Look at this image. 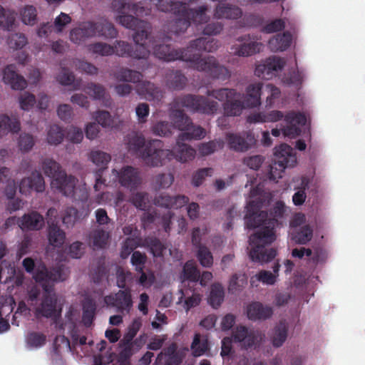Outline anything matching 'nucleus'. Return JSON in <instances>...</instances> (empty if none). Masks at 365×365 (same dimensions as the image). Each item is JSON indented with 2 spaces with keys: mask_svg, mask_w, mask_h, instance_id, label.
Returning <instances> with one entry per match:
<instances>
[{
  "mask_svg": "<svg viewBox=\"0 0 365 365\" xmlns=\"http://www.w3.org/2000/svg\"><path fill=\"white\" fill-rule=\"evenodd\" d=\"M153 53L159 59L165 61L180 60L185 62L196 61L198 56L191 54L189 49H172L168 44H157L153 46Z\"/></svg>",
  "mask_w": 365,
  "mask_h": 365,
  "instance_id": "9b49d317",
  "label": "nucleus"
},
{
  "mask_svg": "<svg viewBox=\"0 0 365 365\" xmlns=\"http://www.w3.org/2000/svg\"><path fill=\"white\" fill-rule=\"evenodd\" d=\"M190 26L188 19L185 16H178L170 26V31L175 35L185 33Z\"/></svg>",
  "mask_w": 365,
  "mask_h": 365,
  "instance_id": "8fccbe9b",
  "label": "nucleus"
},
{
  "mask_svg": "<svg viewBox=\"0 0 365 365\" xmlns=\"http://www.w3.org/2000/svg\"><path fill=\"white\" fill-rule=\"evenodd\" d=\"M77 182L78 180L74 176L67 175L64 173L60 177L51 180V186L57 189L63 195L71 197L74 201L86 202L88 197L86 191L80 189L81 195H77Z\"/></svg>",
  "mask_w": 365,
  "mask_h": 365,
  "instance_id": "9d476101",
  "label": "nucleus"
},
{
  "mask_svg": "<svg viewBox=\"0 0 365 365\" xmlns=\"http://www.w3.org/2000/svg\"><path fill=\"white\" fill-rule=\"evenodd\" d=\"M292 36L289 32L279 34L269 40L268 45L273 52L284 51L291 45Z\"/></svg>",
  "mask_w": 365,
  "mask_h": 365,
  "instance_id": "2f4dec72",
  "label": "nucleus"
},
{
  "mask_svg": "<svg viewBox=\"0 0 365 365\" xmlns=\"http://www.w3.org/2000/svg\"><path fill=\"white\" fill-rule=\"evenodd\" d=\"M63 137L64 133L60 126L56 124L50 126L47 134V141L49 144L58 145L62 142Z\"/></svg>",
  "mask_w": 365,
  "mask_h": 365,
  "instance_id": "09e8293b",
  "label": "nucleus"
},
{
  "mask_svg": "<svg viewBox=\"0 0 365 365\" xmlns=\"http://www.w3.org/2000/svg\"><path fill=\"white\" fill-rule=\"evenodd\" d=\"M220 43L218 40L207 37H200L191 41L186 49L190 53L198 56L196 61H188L191 67L198 71L205 72L210 78L220 81L228 80L231 76L230 70L221 65L217 58L212 56L202 58L201 54L195 51H205L212 53L216 51Z\"/></svg>",
  "mask_w": 365,
  "mask_h": 365,
  "instance_id": "7ed1b4c3",
  "label": "nucleus"
},
{
  "mask_svg": "<svg viewBox=\"0 0 365 365\" xmlns=\"http://www.w3.org/2000/svg\"><path fill=\"white\" fill-rule=\"evenodd\" d=\"M46 341V336L41 332L31 331L26 336V342L31 348L43 346Z\"/></svg>",
  "mask_w": 365,
  "mask_h": 365,
  "instance_id": "49530a36",
  "label": "nucleus"
},
{
  "mask_svg": "<svg viewBox=\"0 0 365 365\" xmlns=\"http://www.w3.org/2000/svg\"><path fill=\"white\" fill-rule=\"evenodd\" d=\"M264 200L256 198L247 205V214L245 217L246 227L249 229L260 228L250 237L252 248L250 257L253 262L261 264L269 262L277 255V251L267 247L276 240V228L282 225L279 219L283 217L286 207L282 201L275 203L270 210L269 215L266 211L262 210Z\"/></svg>",
  "mask_w": 365,
  "mask_h": 365,
  "instance_id": "f257e3e1",
  "label": "nucleus"
},
{
  "mask_svg": "<svg viewBox=\"0 0 365 365\" xmlns=\"http://www.w3.org/2000/svg\"><path fill=\"white\" fill-rule=\"evenodd\" d=\"M288 327L285 321H280L275 327L272 337V344L275 347L281 346L287 337Z\"/></svg>",
  "mask_w": 365,
  "mask_h": 365,
  "instance_id": "ea45409f",
  "label": "nucleus"
},
{
  "mask_svg": "<svg viewBox=\"0 0 365 365\" xmlns=\"http://www.w3.org/2000/svg\"><path fill=\"white\" fill-rule=\"evenodd\" d=\"M313 237V230L309 225L301 227L292 237L293 240L299 245L307 244Z\"/></svg>",
  "mask_w": 365,
  "mask_h": 365,
  "instance_id": "79ce46f5",
  "label": "nucleus"
},
{
  "mask_svg": "<svg viewBox=\"0 0 365 365\" xmlns=\"http://www.w3.org/2000/svg\"><path fill=\"white\" fill-rule=\"evenodd\" d=\"M93 99L99 100L105 107H110L112 105V99L110 94L107 92L106 88L97 83H88L83 89Z\"/></svg>",
  "mask_w": 365,
  "mask_h": 365,
  "instance_id": "412c9836",
  "label": "nucleus"
},
{
  "mask_svg": "<svg viewBox=\"0 0 365 365\" xmlns=\"http://www.w3.org/2000/svg\"><path fill=\"white\" fill-rule=\"evenodd\" d=\"M113 6L120 14L116 19L117 21L124 27L135 31L133 38L136 44L133 47L126 41H116L113 46L115 50L114 53L121 57H130L135 59L147 58L150 55V50L145 46V41L148 38L150 23L125 13L132 12L137 16L143 17L150 15L151 9L133 0H114Z\"/></svg>",
  "mask_w": 365,
  "mask_h": 365,
  "instance_id": "f03ea898",
  "label": "nucleus"
},
{
  "mask_svg": "<svg viewBox=\"0 0 365 365\" xmlns=\"http://www.w3.org/2000/svg\"><path fill=\"white\" fill-rule=\"evenodd\" d=\"M226 141L228 148L238 153L247 151L256 143L255 135L251 131L240 133H227Z\"/></svg>",
  "mask_w": 365,
  "mask_h": 365,
  "instance_id": "2eb2a0df",
  "label": "nucleus"
},
{
  "mask_svg": "<svg viewBox=\"0 0 365 365\" xmlns=\"http://www.w3.org/2000/svg\"><path fill=\"white\" fill-rule=\"evenodd\" d=\"M109 237V232L103 229L93 230L91 235L93 247L97 249L104 248L108 244Z\"/></svg>",
  "mask_w": 365,
  "mask_h": 365,
  "instance_id": "a19ab883",
  "label": "nucleus"
},
{
  "mask_svg": "<svg viewBox=\"0 0 365 365\" xmlns=\"http://www.w3.org/2000/svg\"><path fill=\"white\" fill-rule=\"evenodd\" d=\"M48 237L49 243L52 246L60 247L65 242L66 233L56 223L51 222L48 226Z\"/></svg>",
  "mask_w": 365,
  "mask_h": 365,
  "instance_id": "c9c22d12",
  "label": "nucleus"
},
{
  "mask_svg": "<svg viewBox=\"0 0 365 365\" xmlns=\"http://www.w3.org/2000/svg\"><path fill=\"white\" fill-rule=\"evenodd\" d=\"M93 118L103 128H111L113 125V120L110 113L106 110H98L94 113Z\"/></svg>",
  "mask_w": 365,
  "mask_h": 365,
  "instance_id": "e2e57ef3",
  "label": "nucleus"
},
{
  "mask_svg": "<svg viewBox=\"0 0 365 365\" xmlns=\"http://www.w3.org/2000/svg\"><path fill=\"white\" fill-rule=\"evenodd\" d=\"M35 144V140L32 135L22 133L19 135L18 145L21 152L27 153L30 151Z\"/></svg>",
  "mask_w": 365,
  "mask_h": 365,
  "instance_id": "680f3d73",
  "label": "nucleus"
},
{
  "mask_svg": "<svg viewBox=\"0 0 365 365\" xmlns=\"http://www.w3.org/2000/svg\"><path fill=\"white\" fill-rule=\"evenodd\" d=\"M158 10L163 12H171L177 16L187 17L189 21L198 25L207 23L210 16L207 15L208 6L202 5L195 9H190L187 4L182 1H165L157 4Z\"/></svg>",
  "mask_w": 365,
  "mask_h": 365,
  "instance_id": "0eeeda50",
  "label": "nucleus"
},
{
  "mask_svg": "<svg viewBox=\"0 0 365 365\" xmlns=\"http://www.w3.org/2000/svg\"><path fill=\"white\" fill-rule=\"evenodd\" d=\"M173 126L168 121H158L151 127L152 133L160 137H167L171 135Z\"/></svg>",
  "mask_w": 365,
  "mask_h": 365,
  "instance_id": "603ef678",
  "label": "nucleus"
},
{
  "mask_svg": "<svg viewBox=\"0 0 365 365\" xmlns=\"http://www.w3.org/2000/svg\"><path fill=\"white\" fill-rule=\"evenodd\" d=\"M237 91L233 88H222L219 89H212L207 91V95L212 96L220 101L227 102L230 98L236 95Z\"/></svg>",
  "mask_w": 365,
  "mask_h": 365,
  "instance_id": "de8ad7c7",
  "label": "nucleus"
},
{
  "mask_svg": "<svg viewBox=\"0 0 365 365\" xmlns=\"http://www.w3.org/2000/svg\"><path fill=\"white\" fill-rule=\"evenodd\" d=\"M263 84L255 83L249 85L246 88V94L243 95V102L247 108H255L261 104L260 96Z\"/></svg>",
  "mask_w": 365,
  "mask_h": 365,
  "instance_id": "cd10ccee",
  "label": "nucleus"
},
{
  "mask_svg": "<svg viewBox=\"0 0 365 365\" xmlns=\"http://www.w3.org/2000/svg\"><path fill=\"white\" fill-rule=\"evenodd\" d=\"M189 201V198L183 195L170 196L166 193H162L155 199V204L165 208L178 209L183 207Z\"/></svg>",
  "mask_w": 365,
  "mask_h": 365,
  "instance_id": "5701e85b",
  "label": "nucleus"
},
{
  "mask_svg": "<svg viewBox=\"0 0 365 365\" xmlns=\"http://www.w3.org/2000/svg\"><path fill=\"white\" fill-rule=\"evenodd\" d=\"M239 43L233 44L230 49L233 55L249 57L260 52L262 43L255 41L250 34L240 36L236 38Z\"/></svg>",
  "mask_w": 365,
  "mask_h": 365,
  "instance_id": "ddd939ff",
  "label": "nucleus"
},
{
  "mask_svg": "<svg viewBox=\"0 0 365 365\" xmlns=\"http://www.w3.org/2000/svg\"><path fill=\"white\" fill-rule=\"evenodd\" d=\"M44 189V179L38 171L32 172L31 176L23 178L19 183V192L26 195L33 190L41 192Z\"/></svg>",
  "mask_w": 365,
  "mask_h": 365,
  "instance_id": "a211bd4d",
  "label": "nucleus"
},
{
  "mask_svg": "<svg viewBox=\"0 0 365 365\" xmlns=\"http://www.w3.org/2000/svg\"><path fill=\"white\" fill-rule=\"evenodd\" d=\"M145 241L155 257H161L163 255V252L166 250V247L159 239L156 237H148L145 239Z\"/></svg>",
  "mask_w": 365,
  "mask_h": 365,
  "instance_id": "3c124183",
  "label": "nucleus"
},
{
  "mask_svg": "<svg viewBox=\"0 0 365 365\" xmlns=\"http://www.w3.org/2000/svg\"><path fill=\"white\" fill-rule=\"evenodd\" d=\"M133 279V274L130 271H125L124 269L119 267L116 272V284L119 288L125 289L130 288L129 286Z\"/></svg>",
  "mask_w": 365,
  "mask_h": 365,
  "instance_id": "a18cd8bd",
  "label": "nucleus"
},
{
  "mask_svg": "<svg viewBox=\"0 0 365 365\" xmlns=\"http://www.w3.org/2000/svg\"><path fill=\"white\" fill-rule=\"evenodd\" d=\"M263 24V18L257 14H250L245 15L238 24L240 27H258Z\"/></svg>",
  "mask_w": 365,
  "mask_h": 365,
  "instance_id": "13d9d810",
  "label": "nucleus"
},
{
  "mask_svg": "<svg viewBox=\"0 0 365 365\" xmlns=\"http://www.w3.org/2000/svg\"><path fill=\"white\" fill-rule=\"evenodd\" d=\"M274 160L269 166L267 177L269 180L277 182L282 177V174L287 168L294 167L297 163V157L293 148L282 143L274 148Z\"/></svg>",
  "mask_w": 365,
  "mask_h": 365,
  "instance_id": "6e6552de",
  "label": "nucleus"
},
{
  "mask_svg": "<svg viewBox=\"0 0 365 365\" xmlns=\"http://www.w3.org/2000/svg\"><path fill=\"white\" fill-rule=\"evenodd\" d=\"M112 173L118 178L120 185L130 191L136 190L142 183L140 171L133 166H124L119 171L113 169Z\"/></svg>",
  "mask_w": 365,
  "mask_h": 365,
  "instance_id": "4468645a",
  "label": "nucleus"
},
{
  "mask_svg": "<svg viewBox=\"0 0 365 365\" xmlns=\"http://www.w3.org/2000/svg\"><path fill=\"white\" fill-rule=\"evenodd\" d=\"M90 159L96 166L99 167V169L96 172V183L93 186L96 191H99L102 185L105 184V180L102 178L103 172L107 168V165L111 160V156L101 150H93L90 153Z\"/></svg>",
  "mask_w": 365,
  "mask_h": 365,
  "instance_id": "f3484780",
  "label": "nucleus"
},
{
  "mask_svg": "<svg viewBox=\"0 0 365 365\" xmlns=\"http://www.w3.org/2000/svg\"><path fill=\"white\" fill-rule=\"evenodd\" d=\"M126 144L129 152L138 156L150 167L163 166L165 160L173 155L170 150L163 148V143L160 140L145 141L143 135L135 134L128 136Z\"/></svg>",
  "mask_w": 365,
  "mask_h": 365,
  "instance_id": "39448f33",
  "label": "nucleus"
},
{
  "mask_svg": "<svg viewBox=\"0 0 365 365\" xmlns=\"http://www.w3.org/2000/svg\"><path fill=\"white\" fill-rule=\"evenodd\" d=\"M170 119L173 123L172 126L180 130H185L192 124L191 118L182 110L174 107V105L170 110Z\"/></svg>",
  "mask_w": 365,
  "mask_h": 365,
  "instance_id": "c756f323",
  "label": "nucleus"
},
{
  "mask_svg": "<svg viewBox=\"0 0 365 365\" xmlns=\"http://www.w3.org/2000/svg\"><path fill=\"white\" fill-rule=\"evenodd\" d=\"M3 81L14 90H23L27 86L26 80L16 73V68L14 64L8 65L4 69Z\"/></svg>",
  "mask_w": 365,
  "mask_h": 365,
  "instance_id": "6ab92c4d",
  "label": "nucleus"
},
{
  "mask_svg": "<svg viewBox=\"0 0 365 365\" xmlns=\"http://www.w3.org/2000/svg\"><path fill=\"white\" fill-rule=\"evenodd\" d=\"M284 120L288 124H294L297 126H303L307 123V118L304 114L300 112L290 111L287 113L284 116Z\"/></svg>",
  "mask_w": 365,
  "mask_h": 365,
  "instance_id": "338daca9",
  "label": "nucleus"
},
{
  "mask_svg": "<svg viewBox=\"0 0 365 365\" xmlns=\"http://www.w3.org/2000/svg\"><path fill=\"white\" fill-rule=\"evenodd\" d=\"M147 260V256L145 253L140 251H134L132 253L130 262L135 267L136 272H142L144 270L145 264Z\"/></svg>",
  "mask_w": 365,
  "mask_h": 365,
  "instance_id": "69168bd1",
  "label": "nucleus"
},
{
  "mask_svg": "<svg viewBox=\"0 0 365 365\" xmlns=\"http://www.w3.org/2000/svg\"><path fill=\"white\" fill-rule=\"evenodd\" d=\"M89 50L93 53L101 56H110L114 53L115 50L113 46L106 43L97 42L89 46Z\"/></svg>",
  "mask_w": 365,
  "mask_h": 365,
  "instance_id": "5fc2aeb1",
  "label": "nucleus"
},
{
  "mask_svg": "<svg viewBox=\"0 0 365 365\" xmlns=\"http://www.w3.org/2000/svg\"><path fill=\"white\" fill-rule=\"evenodd\" d=\"M185 132L180 133L179 137V142L187 141L192 139H201L204 138L205 131L203 128L199 125H195L192 123L188 128L185 130Z\"/></svg>",
  "mask_w": 365,
  "mask_h": 365,
  "instance_id": "58836bf2",
  "label": "nucleus"
},
{
  "mask_svg": "<svg viewBox=\"0 0 365 365\" xmlns=\"http://www.w3.org/2000/svg\"><path fill=\"white\" fill-rule=\"evenodd\" d=\"M21 20L25 24L34 25L36 22L37 12L34 6L27 5L21 11Z\"/></svg>",
  "mask_w": 365,
  "mask_h": 365,
  "instance_id": "052dcab7",
  "label": "nucleus"
},
{
  "mask_svg": "<svg viewBox=\"0 0 365 365\" xmlns=\"http://www.w3.org/2000/svg\"><path fill=\"white\" fill-rule=\"evenodd\" d=\"M21 129L20 122L16 118H10L7 115H0V136L9 133H18Z\"/></svg>",
  "mask_w": 365,
  "mask_h": 365,
  "instance_id": "72a5a7b5",
  "label": "nucleus"
},
{
  "mask_svg": "<svg viewBox=\"0 0 365 365\" xmlns=\"http://www.w3.org/2000/svg\"><path fill=\"white\" fill-rule=\"evenodd\" d=\"M243 95L237 91L236 95L223 103L224 113L227 116H239L247 108L243 101Z\"/></svg>",
  "mask_w": 365,
  "mask_h": 365,
  "instance_id": "bb28decb",
  "label": "nucleus"
},
{
  "mask_svg": "<svg viewBox=\"0 0 365 365\" xmlns=\"http://www.w3.org/2000/svg\"><path fill=\"white\" fill-rule=\"evenodd\" d=\"M96 304L95 301L89 297L85 298L83 302L82 321L87 327H90L95 318Z\"/></svg>",
  "mask_w": 365,
  "mask_h": 365,
  "instance_id": "e433bc0d",
  "label": "nucleus"
},
{
  "mask_svg": "<svg viewBox=\"0 0 365 365\" xmlns=\"http://www.w3.org/2000/svg\"><path fill=\"white\" fill-rule=\"evenodd\" d=\"M284 113L279 110H272L269 113L259 112L251 114L247 118L250 123L277 122L284 118Z\"/></svg>",
  "mask_w": 365,
  "mask_h": 365,
  "instance_id": "473e14b6",
  "label": "nucleus"
},
{
  "mask_svg": "<svg viewBox=\"0 0 365 365\" xmlns=\"http://www.w3.org/2000/svg\"><path fill=\"white\" fill-rule=\"evenodd\" d=\"M273 314L272 307L261 302H254L247 307V318L252 321L266 320Z\"/></svg>",
  "mask_w": 365,
  "mask_h": 365,
  "instance_id": "4be33fe9",
  "label": "nucleus"
},
{
  "mask_svg": "<svg viewBox=\"0 0 365 365\" xmlns=\"http://www.w3.org/2000/svg\"><path fill=\"white\" fill-rule=\"evenodd\" d=\"M284 58L278 56H271L265 59L261 63L257 65L255 74L262 78L270 79L281 71L285 66Z\"/></svg>",
  "mask_w": 365,
  "mask_h": 365,
  "instance_id": "dca6fc26",
  "label": "nucleus"
},
{
  "mask_svg": "<svg viewBox=\"0 0 365 365\" xmlns=\"http://www.w3.org/2000/svg\"><path fill=\"white\" fill-rule=\"evenodd\" d=\"M79 212L73 207H68L62 215L63 223L68 227H72L74 223L81 217Z\"/></svg>",
  "mask_w": 365,
  "mask_h": 365,
  "instance_id": "bf43d9fd",
  "label": "nucleus"
},
{
  "mask_svg": "<svg viewBox=\"0 0 365 365\" xmlns=\"http://www.w3.org/2000/svg\"><path fill=\"white\" fill-rule=\"evenodd\" d=\"M185 141L179 142V137L177 140V145L174 148L173 150H170L173 153V156L170 158H166L165 160V164L167 161L170 160L173 158H175L177 160L185 163L192 160L195 156V150L191 146L184 143Z\"/></svg>",
  "mask_w": 365,
  "mask_h": 365,
  "instance_id": "393cba45",
  "label": "nucleus"
},
{
  "mask_svg": "<svg viewBox=\"0 0 365 365\" xmlns=\"http://www.w3.org/2000/svg\"><path fill=\"white\" fill-rule=\"evenodd\" d=\"M174 107H183L193 112L212 115L217 113L219 104L202 96L185 94L175 98L173 101Z\"/></svg>",
  "mask_w": 365,
  "mask_h": 365,
  "instance_id": "1a4fd4ad",
  "label": "nucleus"
},
{
  "mask_svg": "<svg viewBox=\"0 0 365 365\" xmlns=\"http://www.w3.org/2000/svg\"><path fill=\"white\" fill-rule=\"evenodd\" d=\"M56 78L59 83L63 86L72 85L75 81L73 72L66 67H61Z\"/></svg>",
  "mask_w": 365,
  "mask_h": 365,
  "instance_id": "774afa93",
  "label": "nucleus"
},
{
  "mask_svg": "<svg viewBox=\"0 0 365 365\" xmlns=\"http://www.w3.org/2000/svg\"><path fill=\"white\" fill-rule=\"evenodd\" d=\"M242 16V11L240 7L228 4L217 5L214 12V16L217 19H237Z\"/></svg>",
  "mask_w": 365,
  "mask_h": 365,
  "instance_id": "c85d7f7f",
  "label": "nucleus"
},
{
  "mask_svg": "<svg viewBox=\"0 0 365 365\" xmlns=\"http://www.w3.org/2000/svg\"><path fill=\"white\" fill-rule=\"evenodd\" d=\"M208 349V342L206 339H201L200 334H195L191 344V350L194 356L203 355Z\"/></svg>",
  "mask_w": 365,
  "mask_h": 365,
  "instance_id": "c03bdc74",
  "label": "nucleus"
},
{
  "mask_svg": "<svg viewBox=\"0 0 365 365\" xmlns=\"http://www.w3.org/2000/svg\"><path fill=\"white\" fill-rule=\"evenodd\" d=\"M187 83V77L180 71H172L167 76L166 86L171 90L181 91L185 87Z\"/></svg>",
  "mask_w": 365,
  "mask_h": 365,
  "instance_id": "f704fd0d",
  "label": "nucleus"
},
{
  "mask_svg": "<svg viewBox=\"0 0 365 365\" xmlns=\"http://www.w3.org/2000/svg\"><path fill=\"white\" fill-rule=\"evenodd\" d=\"M104 302L107 307L115 308L118 312L129 314L133 304L130 288L106 296Z\"/></svg>",
  "mask_w": 365,
  "mask_h": 365,
  "instance_id": "f8f14e48",
  "label": "nucleus"
},
{
  "mask_svg": "<svg viewBox=\"0 0 365 365\" xmlns=\"http://www.w3.org/2000/svg\"><path fill=\"white\" fill-rule=\"evenodd\" d=\"M42 169L46 175L51 178L52 180L62 175L65 172L61 169V167L56 161L46 158L42 163Z\"/></svg>",
  "mask_w": 365,
  "mask_h": 365,
  "instance_id": "4c0bfd02",
  "label": "nucleus"
},
{
  "mask_svg": "<svg viewBox=\"0 0 365 365\" xmlns=\"http://www.w3.org/2000/svg\"><path fill=\"white\" fill-rule=\"evenodd\" d=\"M232 338L235 342H242L246 348L252 347L257 341L254 331H250L245 326H237L232 334Z\"/></svg>",
  "mask_w": 365,
  "mask_h": 365,
  "instance_id": "a878e982",
  "label": "nucleus"
},
{
  "mask_svg": "<svg viewBox=\"0 0 365 365\" xmlns=\"http://www.w3.org/2000/svg\"><path fill=\"white\" fill-rule=\"evenodd\" d=\"M247 283V277L245 274H234L229 283V291L232 293L240 291Z\"/></svg>",
  "mask_w": 365,
  "mask_h": 365,
  "instance_id": "864d4df0",
  "label": "nucleus"
},
{
  "mask_svg": "<svg viewBox=\"0 0 365 365\" xmlns=\"http://www.w3.org/2000/svg\"><path fill=\"white\" fill-rule=\"evenodd\" d=\"M93 21H86L70 32V39L76 44L84 42L87 38L95 36Z\"/></svg>",
  "mask_w": 365,
  "mask_h": 365,
  "instance_id": "b1692460",
  "label": "nucleus"
},
{
  "mask_svg": "<svg viewBox=\"0 0 365 365\" xmlns=\"http://www.w3.org/2000/svg\"><path fill=\"white\" fill-rule=\"evenodd\" d=\"M197 258L200 264L209 267L213 264V257L210 250L205 246H200L197 248Z\"/></svg>",
  "mask_w": 365,
  "mask_h": 365,
  "instance_id": "6e6d98bb",
  "label": "nucleus"
},
{
  "mask_svg": "<svg viewBox=\"0 0 365 365\" xmlns=\"http://www.w3.org/2000/svg\"><path fill=\"white\" fill-rule=\"evenodd\" d=\"M140 245L139 240L127 237L123 243L120 257L123 259H127L128 256L134 252V250Z\"/></svg>",
  "mask_w": 365,
  "mask_h": 365,
  "instance_id": "4d7b16f0",
  "label": "nucleus"
},
{
  "mask_svg": "<svg viewBox=\"0 0 365 365\" xmlns=\"http://www.w3.org/2000/svg\"><path fill=\"white\" fill-rule=\"evenodd\" d=\"M33 277L36 282L41 284L44 292L41 306L36 312L46 318L52 317L56 314L57 304V297L53 291L54 283L66 279V267L63 264H58L48 269L45 264H39Z\"/></svg>",
  "mask_w": 365,
  "mask_h": 365,
  "instance_id": "20e7f679",
  "label": "nucleus"
},
{
  "mask_svg": "<svg viewBox=\"0 0 365 365\" xmlns=\"http://www.w3.org/2000/svg\"><path fill=\"white\" fill-rule=\"evenodd\" d=\"M95 36L103 37L104 38H115L118 36V31L114 25L107 19H101L98 22H94Z\"/></svg>",
  "mask_w": 365,
  "mask_h": 365,
  "instance_id": "7c9ffc66",
  "label": "nucleus"
},
{
  "mask_svg": "<svg viewBox=\"0 0 365 365\" xmlns=\"http://www.w3.org/2000/svg\"><path fill=\"white\" fill-rule=\"evenodd\" d=\"M17 225L23 230H39L44 225V218L36 211L24 214L18 218Z\"/></svg>",
  "mask_w": 365,
  "mask_h": 365,
  "instance_id": "aec40b11",
  "label": "nucleus"
},
{
  "mask_svg": "<svg viewBox=\"0 0 365 365\" xmlns=\"http://www.w3.org/2000/svg\"><path fill=\"white\" fill-rule=\"evenodd\" d=\"M224 289L223 287L219 284H213L211 287V291L209 297V302L214 308H217L220 306L224 299Z\"/></svg>",
  "mask_w": 365,
  "mask_h": 365,
  "instance_id": "37998d69",
  "label": "nucleus"
},
{
  "mask_svg": "<svg viewBox=\"0 0 365 365\" xmlns=\"http://www.w3.org/2000/svg\"><path fill=\"white\" fill-rule=\"evenodd\" d=\"M184 278L191 282H196L200 277V271L190 262H186L183 268Z\"/></svg>",
  "mask_w": 365,
  "mask_h": 365,
  "instance_id": "0e129e2a",
  "label": "nucleus"
},
{
  "mask_svg": "<svg viewBox=\"0 0 365 365\" xmlns=\"http://www.w3.org/2000/svg\"><path fill=\"white\" fill-rule=\"evenodd\" d=\"M115 78L118 81L137 83V93L148 101H161L164 96L163 91L153 83L148 81H142L143 74L135 70L128 68H121L114 74Z\"/></svg>",
  "mask_w": 365,
  "mask_h": 365,
  "instance_id": "423d86ee",
  "label": "nucleus"
}]
</instances>
